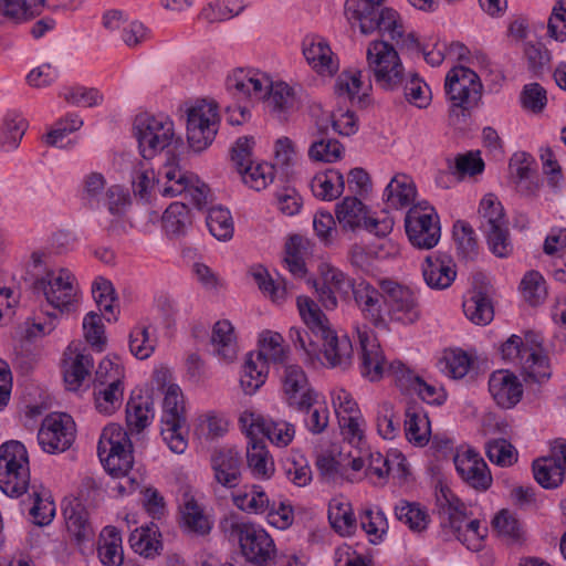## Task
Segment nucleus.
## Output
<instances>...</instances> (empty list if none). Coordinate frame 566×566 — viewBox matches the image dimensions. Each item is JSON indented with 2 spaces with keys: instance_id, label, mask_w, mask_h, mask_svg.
Masks as SVG:
<instances>
[{
  "instance_id": "1",
  "label": "nucleus",
  "mask_w": 566,
  "mask_h": 566,
  "mask_svg": "<svg viewBox=\"0 0 566 566\" xmlns=\"http://www.w3.org/2000/svg\"><path fill=\"white\" fill-rule=\"evenodd\" d=\"M296 305L303 322L322 340L318 366L347 370L354 360V347L349 336L333 329L326 315L308 296H298Z\"/></svg>"
},
{
  "instance_id": "2",
  "label": "nucleus",
  "mask_w": 566,
  "mask_h": 566,
  "mask_svg": "<svg viewBox=\"0 0 566 566\" xmlns=\"http://www.w3.org/2000/svg\"><path fill=\"white\" fill-rule=\"evenodd\" d=\"M127 432L118 424L106 426L99 437L97 453L105 469L115 480L112 491L119 496L132 494L139 485L136 478L130 476L134 458Z\"/></svg>"
},
{
  "instance_id": "3",
  "label": "nucleus",
  "mask_w": 566,
  "mask_h": 566,
  "mask_svg": "<svg viewBox=\"0 0 566 566\" xmlns=\"http://www.w3.org/2000/svg\"><path fill=\"white\" fill-rule=\"evenodd\" d=\"M502 358L521 367L525 377L542 382L551 377V367L542 343L532 333L522 338L512 335L501 347Z\"/></svg>"
},
{
  "instance_id": "4",
  "label": "nucleus",
  "mask_w": 566,
  "mask_h": 566,
  "mask_svg": "<svg viewBox=\"0 0 566 566\" xmlns=\"http://www.w3.org/2000/svg\"><path fill=\"white\" fill-rule=\"evenodd\" d=\"M444 90L451 115L467 116L478 107L483 84L473 70L459 65L447 73Z\"/></svg>"
},
{
  "instance_id": "5",
  "label": "nucleus",
  "mask_w": 566,
  "mask_h": 566,
  "mask_svg": "<svg viewBox=\"0 0 566 566\" xmlns=\"http://www.w3.org/2000/svg\"><path fill=\"white\" fill-rule=\"evenodd\" d=\"M34 289L41 292L46 302L61 313L76 310L81 300V289L75 274L66 268L48 270L34 282Z\"/></svg>"
},
{
  "instance_id": "6",
  "label": "nucleus",
  "mask_w": 566,
  "mask_h": 566,
  "mask_svg": "<svg viewBox=\"0 0 566 566\" xmlns=\"http://www.w3.org/2000/svg\"><path fill=\"white\" fill-rule=\"evenodd\" d=\"M157 187L163 197L184 196L201 209L209 195L208 186L196 175L184 170L174 159L168 160L158 171Z\"/></svg>"
},
{
  "instance_id": "7",
  "label": "nucleus",
  "mask_w": 566,
  "mask_h": 566,
  "mask_svg": "<svg viewBox=\"0 0 566 566\" xmlns=\"http://www.w3.org/2000/svg\"><path fill=\"white\" fill-rule=\"evenodd\" d=\"M30 484L29 454L24 444L11 440L0 447V489L11 497L24 494Z\"/></svg>"
},
{
  "instance_id": "8",
  "label": "nucleus",
  "mask_w": 566,
  "mask_h": 566,
  "mask_svg": "<svg viewBox=\"0 0 566 566\" xmlns=\"http://www.w3.org/2000/svg\"><path fill=\"white\" fill-rule=\"evenodd\" d=\"M384 291L386 318L389 323L403 326L416 324L421 317V305L418 294L408 285L390 277L377 280Z\"/></svg>"
},
{
  "instance_id": "9",
  "label": "nucleus",
  "mask_w": 566,
  "mask_h": 566,
  "mask_svg": "<svg viewBox=\"0 0 566 566\" xmlns=\"http://www.w3.org/2000/svg\"><path fill=\"white\" fill-rule=\"evenodd\" d=\"M480 229L486 238L489 249L499 258L512 252L507 220L500 200L493 195H485L479 207Z\"/></svg>"
},
{
  "instance_id": "10",
  "label": "nucleus",
  "mask_w": 566,
  "mask_h": 566,
  "mask_svg": "<svg viewBox=\"0 0 566 566\" xmlns=\"http://www.w3.org/2000/svg\"><path fill=\"white\" fill-rule=\"evenodd\" d=\"M134 127L144 159H150L165 150L175 139L174 123L163 114H139L135 118Z\"/></svg>"
},
{
  "instance_id": "11",
  "label": "nucleus",
  "mask_w": 566,
  "mask_h": 566,
  "mask_svg": "<svg viewBox=\"0 0 566 566\" xmlns=\"http://www.w3.org/2000/svg\"><path fill=\"white\" fill-rule=\"evenodd\" d=\"M366 60L376 83L384 90H396L405 80V67L395 48L386 41H371Z\"/></svg>"
},
{
  "instance_id": "12",
  "label": "nucleus",
  "mask_w": 566,
  "mask_h": 566,
  "mask_svg": "<svg viewBox=\"0 0 566 566\" xmlns=\"http://www.w3.org/2000/svg\"><path fill=\"white\" fill-rule=\"evenodd\" d=\"M160 434L172 452L181 454L187 449L184 397L177 385L165 391Z\"/></svg>"
},
{
  "instance_id": "13",
  "label": "nucleus",
  "mask_w": 566,
  "mask_h": 566,
  "mask_svg": "<svg viewBox=\"0 0 566 566\" xmlns=\"http://www.w3.org/2000/svg\"><path fill=\"white\" fill-rule=\"evenodd\" d=\"M358 23L363 34L378 31L382 36L407 48L419 46L416 36L410 33L405 36V28L399 13L391 8L373 9L359 17H353V23Z\"/></svg>"
},
{
  "instance_id": "14",
  "label": "nucleus",
  "mask_w": 566,
  "mask_h": 566,
  "mask_svg": "<svg viewBox=\"0 0 566 566\" xmlns=\"http://www.w3.org/2000/svg\"><path fill=\"white\" fill-rule=\"evenodd\" d=\"M219 125L214 102L200 101L187 111V139L195 151L206 149L214 139Z\"/></svg>"
},
{
  "instance_id": "15",
  "label": "nucleus",
  "mask_w": 566,
  "mask_h": 566,
  "mask_svg": "<svg viewBox=\"0 0 566 566\" xmlns=\"http://www.w3.org/2000/svg\"><path fill=\"white\" fill-rule=\"evenodd\" d=\"M405 227L411 244L419 249H431L440 240L439 217L434 208L426 201L419 202L408 210Z\"/></svg>"
},
{
  "instance_id": "16",
  "label": "nucleus",
  "mask_w": 566,
  "mask_h": 566,
  "mask_svg": "<svg viewBox=\"0 0 566 566\" xmlns=\"http://www.w3.org/2000/svg\"><path fill=\"white\" fill-rule=\"evenodd\" d=\"M280 378L283 399L289 407L304 411L317 403L321 395L311 386L307 375L301 366L285 365Z\"/></svg>"
},
{
  "instance_id": "17",
  "label": "nucleus",
  "mask_w": 566,
  "mask_h": 566,
  "mask_svg": "<svg viewBox=\"0 0 566 566\" xmlns=\"http://www.w3.org/2000/svg\"><path fill=\"white\" fill-rule=\"evenodd\" d=\"M388 370L401 391L416 394L429 405L440 406L447 400V391L443 386L415 374L401 361L390 363Z\"/></svg>"
},
{
  "instance_id": "18",
  "label": "nucleus",
  "mask_w": 566,
  "mask_h": 566,
  "mask_svg": "<svg viewBox=\"0 0 566 566\" xmlns=\"http://www.w3.org/2000/svg\"><path fill=\"white\" fill-rule=\"evenodd\" d=\"M335 214L338 223L346 230L364 227L378 237H385L391 232L394 227V221L389 217H385L381 220L367 217L366 207L356 197L344 198L336 206Z\"/></svg>"
},
{
  "instance_id": "19",
  "label": "nucleus",
  "mask_w": 566,
  "mask_h": 566,
  "mask_svg": "<svg viewBox=\"0 0 566 566\" xmlns=\"http://www.w3.org/2000/svg\"><path fill=\"white\" fill-rule=\"evenodd\" d=\"M75 422L66 413L46 416L38 432V441L46 453H57L67 450L75 440Z\"/></svg>"
},
{
  "instance_id": "20",
  "label": "nucleus",
  "mask_w": 566,
  "mask_h": 566,
  "mask_svg": "<svg viewBox=\"0 0 566 566\" xmlns=\"http://www.w3.org/2000/svg\"><path fill=\"white\" fill-rule=\"evenodd\" d=\"M231 531L238 536L242 554L252 563H265L275 553L272 537L253 523L233 522Z\"/></svg>"
},
{
  "instance_id": "21",
  "label": "nucleus",
  "mask_w": 566,
  "mask_h": 566,
  "mask_svg": "<svg viewBox=\"0 0 566 566\" xmlns=\"http://www.w3.org/2000/svg\"><path fill=\"white\" fill-rule=\"evenodd\" d=\"M360 346L359 369L363 377L370 381H378L385 375L391 377L389 365L386 364L384 352L375 332L367 325L356 328Z\"/></svg>"
},
{
  "instance_id": "22",
  "label": "nucleus",
  "mask_w": 566,
  "mask_h": 566,
  "mask_svg": "<svg viewBox=\"0 0 566 566\" xmlns=\"http://www.w3.org/2000/svg\"><path fill=\"white\" fill-rule=\"evenodd\" d=\"M352 292L363 318L376 328L388 329L384 291L378 284L374 285L366 280H359L354 282Z\"/></svg>"
},
{
  "instance_id": "23",
  "label": "nucleus",
  "mask_w": 566,
  "mask_h": 566,
  "mask_svg": "<svg viewBox=\"0 0 566 566\" xmlns=\"http://www.w3.org/2000/svg\"><path fill=\"white\" fill-rule=\"evenodd\" d=\"M247 437H266L276 447L289 446L295 436L294 424L284 420L265 419L253 412H243L239 419Z\"/></svg>"
},
{
  "instance_id": "24",
  "label": "nucleus",
  "mask_w": 566,
  "mask_h": 566,
  "mask_svg": "<svg viewBox=\"0 0 566 566\" xmlns=\"http://www.w3.org/2000/svg\"><path fill=\"white\" fill-rule=\"evenodd\" d=\"M269 74L255 69H235L227 77V91L238 99L260 102L271 86Z\"/></svg>"
},
{
  "instance_id": "25",
  "label": "nucleus",
  "mask_w": 566,
  "mask_h": 566,
  "mask_svg": "<svg viewBox=\"0 0 566 566\" xmlns=\"http://www.w3.org/2000/svg\"><path fill=\"white\" fill-rule=\"evenodd\" d=\"M454 465L461 479L479 492L489 490L493 478L483 458L471 448L458 451Z\"/></svg>"
},
{
  "instance_id": "26",
  "label": "nucleus",
  "mask_w": 566,
  "mask_h": 566,
  "mask_svg": "<svg viewBox=\"0 0 566 566\" xmlns=\"http://www.w3.org/2000/svg\"><path fill=\"white\" fill-rule=\"evenodd\" d=\"M302 53L308 66L321 76H334L339 69L337 55L329 43L319 35H306L302 42Z\"/></svg>"
},
{
  "instance_id": "27",
  "label": "nucleus",
  "mask_w": 566,
  "mask_h": 566,
  "mask_svg": "<svg viewBox=\"0 0 566 566\" xmlns=\"http://www.w3.org/2000/svg\"><path fill=\"white\" fill-rule=\"evenodd\" d=\"M489 391L497 406L510 409L521 401L523 386L513 373L496 370L490 376Z\"/></svg>"
},
{
  "instance_id": "28",
  "label": "nucleus",
  "mask_w": 566,
  "mask_h": 566,
  "mask_svg": "<svg viewBox=\"0 0 566 566\" xmlns=\"http://www.w3.org/2000/svg\"><path fill=\"white\" fill-rule=\"evenodd\" d=\"M214 480L220 485L234 489L241 483L242 459L234 449H220L211 459Z\"/></svg>"
},
{
  "instance_id": "29",
  "label": "nucleus",
  "mask_w": 566,
  "mask_h": 566,
  "mask_svg": "<svg viewBox=\"0 0 566 566\" xmlns=\"http://www.w3.org/2000/svg\"><path fill=\"white\" fill-rule=\"evenodd\" d=\"M263 102L268 112L280 120H285L296 107L294 88L283 81H272L265 90Z\"/></svg>"
},
{
  "instance_id": "30",
  "label": "nucleus",
  "mask_w": 566,
  "mask_h": 566,
  "mask_svg": "<svg viewBox=\"0 0 566 566\" xmlns=\"http://www.w3.org/2000/svg\"><path fill=\"white\" fill-rule=\"evenodd\" d=\"M422 275L430 289L446 290L455 280V264L446 254L429 255L422 263Z\"/></svg>"
},
{
  "instance_id": "31",
  "label": "nucleus",
  "mask_w": 566,
  "mask_h": 566,
  "mask_svg": "<svg viewBox=\"0 0 566 566\" xmlns=\"http://www.w3.org/2000/svg\"><path fill=\"white\" fill-rule=\"evenodd\" d=\"M63 375L66 387L77 390L93 368V358L85 349L70 345L64 354Z\"/></svg>"
},
{
  "instance_id": "32",
  "label": "nucleus",
  "mask_w": 566,
  "mask_h": 566,
  "mask_svg": "<svg viewBox=\"0 0 566 566\" xmlns=\"http://www.w3.org/2000/svg\"><path fill=\"white\" fill-rule=\"evenodd\" d=\"M213 354L222 361L233 363L239 353L238 339L232 323L228 319L218 321L211 333Z\"/></svg>"
},
{
  "instance_id": "33",
  "label": "nucleus",
  "mask_w": 566,
  "mask_h": 566,
  "mask_svg": "<svg viewBox=\"0 0 566 566\" xmlns=\"http://www.w3.org/2000/svg\"><path fill=\"white\" fill-rule=\"evenodd\" d=\"M181 520L188 531L207 535L213 526V520L205 506L190 493H185L180 507Z\"/></svg>"
},
{
  "instance_id": "34",
  "label": "nucleus",
  "mask_w": 566,
  "mask_h": 566,
  "mask_svg": "<svg viewBox=\"0 0 566 566\" xmlns=\"http://www.w3.org/2000/svg\"><path fill=\"white\" fill-rule=\"evenodd\" d=\"M259 361L269 364L282 365L283 367L289 364L290 349L284 344V338L280 333L272 331H264L260 335L259 352L254 355Z\"/></svg>"
},
{
  "instance_id": "35",
  "label": "nucleus",
  "mask_w": 566,
  "mask_h": 566,
  "mask_svg": "<svg viewBox=\"0 0 566 566\" xmlns=\"http://www.w3.org/2000/svg\"><path fill=\"white\" fill-rule=\"evenodd\" d=\"M405 434L407 440L419 447L429 442L431 426L427 412L417 405L408 406L405 411Z\"/></svg>"
},
{
  "instance_id": "36",
  "label": "nucleus",
  "mask_w": 566,
  "mask_h": 566,
  "mask_svg": "<svg viewBox=\"0 0 566 566\" xmlns=\"http://www.w3.org/2000/svg\"><path fill=\"white\" fill-rule=\"evenodd\" d=\"M247 463L252 475L256 479H270L274 471V461L263 442L258 437H248Z\"/></svg>"
},
{
  "instance_id": "37",
  "label": "nucleus",
  "mask_w": 566,
  "mask_h": 566,
  "mask_svg": "<svg viewBox=\"0 0 566 566\" xmlns=\"http://www.w3.org/2000/svg\"><path fill=\"white\" fill-rule=\"evenodd\" d=\"M387 247L394 249L389 242L369 245L355 243L348 251V260L354 268L370 274L377 260L386 259L391 254L390 251H386Z\"/></svg>"
},
{
  "instance_id": "38",
  "label": "nucleus",
  "mask_w": 566,
  "mask_h": 566,
  "mask_svg": "<svg viewBox=\"0 0 566 566\" xmlns=\"http://www.w3.org/2000/svg\"><path fill=\"white\" fill-rule=\"evenodd\" d=\"M417 190L411 177L397 174L392 177L384 191V199L389 208L400 209L408 207L416 199Z\"/></svg>"
},
{
  "instance_id": "39",
  "label": "nucleus",
  "mask_w": 566,
  "mask_h": 566,
  "mask_svg": "<svg viewBox=\"0 0 566 566\" xmlns=\"http://www.w3.org/2000/svg\"><path fill=\"white\" fill-rule=\"evenodd\" d=\"M154 406L149 396H132L126 406V423L132 432H140L154 419Z\"/></svg>"
},
{
  "instance_id": "40",
  "label": "nucleus",
  "mask_w": 566,
  "mask_h": 566,
  "mask_svg": "<svg viewBox=\"0 0 566 566\" xmlns=\"http://www.w3.org/2000/svg\"><path fill=\"white\" fill-rule=\"evenodd\" d=\"M312 251V242L302 235H291L285 244L284 263L289 272L295 277L306 274L304 258Z\"/></svg>"
},
{
  "instance_id": "41",
  "label": "nucleus",
  "mask_w": 566,
  "mask_h": 566,
  "mask_svg": "<svg viewBox=\"0 0 566 566\" xmlns=\"http://www.w3.org/2000/svg\"><path fill=\"white\" fill-rule=\"evenodd\" d=\"M331 526L342 536H349L356 530V518L352 504L343 496L334 497L328 504Z\"/></svg>"
},
{
  "instance_id": "42",
  "label": "nucleus",
  "mask_w": 566,
  "mask_h": 566,
  "mask_svg": "<svg viewBox=\"0 0 566 566\" xmlns=\"http://www.w3.org/2000/svg\"><path fill=\"white\" fill-rule=\"evenodd\" d=\"M98 557L105 566L124 565L122 536L114 526H106L99 535Z\"/></svg>"
},
{
  "instance_id": "43",
  "label": "nucleus",
  "mask_w": 566,
  "mask_h": 566,
  "mask_svg": "<svg viewBox=\"0 0 566 566\" xmlns=\"http://www.w3.org/2000/svg\"><path fill=\"white\" fill-rule=\"evenodd\" d=\"M344 176L336 169L316 174L311 181L313 195L326 201L337 199L344 191Z\"/></svg>"
},
{
  "instance_id": "44",
  "label": "nucleus",
  "mask_w": 566,
  "mask_h": 566,
  "mask_svg": "<svg viewBox=\"0 0 566 566\" xmlns=\"http://www.w3.org/2000/svg\"><path fill=\"white\" fill-rule=\"evenodd\" d=\"M443 514L448 516L449 527L460 539L461 533L467 532V525H470L472 517L468 516L467 506L450 492L442 491V497H439Z\"/></svg>"
},
{
  "instance_id": "45",
  "label": "nucleus",
  "mask_w": 566,
  "mask_h": 566,
  "mask_svg": "<svg viewBox=\"0 0 566 566\" xmlns=\"http://www.w3.org/2000/svg\"><path fill=\"white\" fill-rule=\"evenodd\" d=\"M463 313L476 325H488L494 317L492 302L486 293L481 290H473L464 298Z\"/></svg>"
},
{
  "instance_id": "46",
  "label": "nucleus",
  "mask_w": 566,
  "mask_h": 566,
  "mask_svg": "<svg viewBox=\"0 0 566 566\" xmlns=\"http://www.w3.org/2000/svg\"><path fill=\"white\" fill-rule=\"evenodd\" d=\"M64 518L69 534L77 544L93 539L94 531L87 520V513L81 504L66 506Z\"/></svg>"
},
{
  "instance_id": "47",
  "label": "nucleus",
  "mask_w": 566,
  "mask_h": 566,
  "mask_svg": "<svg viewBox=\"0 0 566 566\" xmlns=\"http://www.w3.org/2000/svg\"><path fill=\"white\" fill-rule=\"evenodd\" d=\"M270 501L263 488L256 484L232 495L234 506L249 514H264L269 511Z\"/></svg>"
},
{
  "instance_id": "48",
  "label": "nucleus",
  "mask_w": 566,
  "mask_h": 566,
  "mask_svg": "<svg viewBox=\"0 0 566 566\" xmlns=\"http://www.w3.org/2000/svg\"><path fill=\"white\" fill-rule=\"evenodd\" d=\"M124 384L94 385V401L99 413L113 415L122 406Z\"/></svg>"
},
{
  "instance_id": "49",
  "label": "nucleus",
  "mask_w": 566,
  "mask_h": 566,
  "mask_svg": "<svg viewBox=\"0 0 566 566\" xmlns=\"http://www.w3.org/2000/svg\"><path fill=\"white\" fill-rule=\"evenodd\" d=\"M92 293L105 319L107 322L116 321L118 305L112 282L103 277H97L93 283Z\"/></svg>"
},
{
  "instance_id": "50",
  "label": "nucleus",
  "mask_w": 566,
  "mask_h": 566,
  "mask_svg": "<svg viewBox=\"0 0 566 566\" xmlns=\"http://www.w3.org/2000/svg\"><path fill=\"white\" fill-rule=\"evenodd\" d=\"M265 361H259L254 354H249L240 375V385L247 395L254 394L268 377Z\"/></svg>"
},
{
  "instance_id": "51",
  "label": "nucleus",
  "mask_w": 566,
  "mask_h": 566,
  "mask_svg": "<svg viewBox=\"0 0 566 566\" xmlns=\"http://www.w3.org/2000/svg\"><path fill=\"white\" fill-rule=\"evenodd\" d=\"M31 497L33 499V505L30 515L34 523L41 526L50 524L55 515V504L51 492L42 485H32Z\"/></svg>"
},
{
  "instance_id": "52",
  "label": "nucleus",
  "mask_w": 566,
  "mask_h": 566,
  "mask_svg": "<svg viewBox=\"0 0 566 566\" xmlns=\"http://www.w3.org/2000/svg\"><path fill=\"white\" fill-rule=\"evenodd\" d=\"M28 127L25 118L18 113H8L0 133V147L4 151L15 149Z\"/></svg>"
},
{
  "instance_id": "53",
  "label": "nucleus",
  "mask_w": 566,
  "mask_h": 566,
  "mask_svg": "<svg viewBox=\"0 0 566 566\" xmlns=\"http://www.w3.org/2000/svg\"><path fill=\"white\" fill-rule=\"evenodd\" d=\"M210 233L219 241H228L234 232L233 219L230 211L223 207H212L206 218Z\"/></svg>"
},
{
  "instance_id": "54",
  "label": "nucleus",
  "mask_w": 566,
  "mask_h": 566,
  "mask_svg": "<svg viewBox=\"0 0 566 566\" xmlns=\"http://www.w3.org/2000/svg\"><path fill=\"white\" fill-rule=\"evenodd\" d=\"M243 182L251 189L260 191L274 179V166L269 163H251L238 170Z\"/></svg>"
},
{
  "instance_id": "55",
  "label": "nucleus",
  "mask_w": 566,
  "mask_h": 566,
  "mask_svg": "<svg viewBox=\"0 0 566 566\" xmlns=\"http://www.w3.org/2000/svg\"><path fill=\"white\" fill-rule=\"evenodd\" d=\"M361 77L363 73L358 70L343 72L335 84L336 93L349 99H354L355 97L360 99V93L361 95H366V92L371 87L370 82H365Z\"/></svg>"
},
{
  "instance_id": "56",
  "label": "nucleus",
  "mask_w": 566,
  "mask_h": 566,
  "mask_svg": "<svg viewBox=\"0 0 566 566\" xmlns=\"http://www.w3.org/2000/svg\"><path fill=\"white\" fill-rule=\"evenodd\" d=\"M395 515L413 532H422L429 524L427 511L417 503L400 501L395 506Z\"/></svg>"
},
{
  "instance_id": "57",
  "label": "nucleus",
  "mask_w": 566,
  "mask_h": 566,
  "mask_svg": "<svg viewBox=\"0 0 566 566\" xmlns=\"http://www.w3.org/2000/svg\"><path fill=\"white\" fill-rule=\"evenodd\" d=\"M471 365L470 356L461 349L446 350L439 360L440 370L453 379L463 378L469 373Z\"/></svg>"
},
{
  "instance_id": "58",
  "label": "nucleus",
  "mask_w": 566,
  "mask_h": 566,
  "mask_svg": "<svg viewBox=\"0 0 566 566\" xmlns=\"http://www.w3.org/2000/svg\"><path fill=\"white\" fill-rule=\"evenodd\" d=\"M565 471L559 464L546 458L533 462V474L537 483L544 489H555L564 480Z\"/></svg>"
},
{
  "instance_id": "59",
  "label": "nucleus",
  "mask_w": 566,
  "mask_h": 566,
  "mask_svg": "<svg viewBox=\"0 0 566 566\" xmlns=\"http://www.w3.org/2000/svg\"><path fill=\"white\" fill-rule=\"evenodd\" d=\"M157 339L149 327L139 324L135 326L129 334V349L138 359H147L154 353Z\"/></svg>"
},
{
  "instance_id": "60",
  "label": "nucleus",
  "mask_w": 566,
  "mask_h": 566,
  "mask_svg": "<svg viewBox=\"0 0 566 566\" xmlns=\"http://www.w3.org/2000/svg\"><path fill=\"white\" fill-rule=\"evenodd\" d=\"M247 0H217L202 9L200 18L207 22H216L231 19L243 11Z\"/></svg>"
},
{
  "instance_id": "61",
  "label": "nucleus",
  "mask_w": 566,
  "mask_h": 566,
  "mask_svg": "<svg viewBox=\"0 0 566 566\" xmlns=\"http://www.w3.org/2000/svg\"><path fill=\"white\" fill-rule=\"evenodd\" d=\"M190 222L189 209L184 202L171 203L163 216V227L171 235L182 234Z\"/></svg>"
},
{
  "instance_id": "62",
  "label": "nucleus",
  "mask_w": 566,
  "mask_h": 566,
  "mask_svg": "<svg viewBox=\"0 0 566 566\" xmlns=\"http://www.w3.org/2000/svg\"><path fill=\"white\" fill-rule=\"evenodd\" d=\"M157 185V177L149 164L145 160L137 161L132 171V186L135 196L145 199Z\"/></svg>"
},
{
  "instance_id": "63",
  "label": "nucleus",
  "mask_w": 566,
  "mask_h": 566,
  "mask_svg": "<svg viewBox=\"0 0 566 566\" xmlns=\"http://www.w3.org/2000/svg\"><path fill=\"white\" fill-rule=\"evenodd\" d=\"M42 6L43 0H0V13L21 21L39 13Z\"/></svg>"
},
{
  "instance_id": "64",
  "label": "nucleus",
  "mask_w": 566,
  "mask_h": 566,
  "mask_svg": "<svg viewBox=\"0 0 566 566\" xmlns=\"http://www.w3.org/2000/svg\"><path fill=\"white\" fill-rule=\"evenodd\" d=\"M453 237L459 253L465 259H473L478 254V240L473 228L465 221H457L453 226Z\"/></svg>"
}]
</instances>
